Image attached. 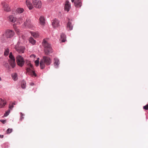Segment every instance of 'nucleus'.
<instances>
[{"instance_id": "13", "label": "nucleus", "mask_w": 148, "mask_h": 148, "mask_svg": "<svg viewBox=\"0 0 148 148\" xmlns=\"http://www.w3.org/2000/svg\"><path fill=\"white\" fill-rule=\"evenodd\" d=\"M39 23L42 26H44L45 24V17L43 16H41L39 18Z\"/></svg>"}, {"instance_id": "40", "label": "nucleus", "mask_w": 148, "mask_h": 148, "mask_svg": "<svg viewBox=\"0 0 148 148\" xmlns=\"http://www.w3.org/2000/svg\"><path fill=\"white\" fill-rule=\"evenodd\" d=\"M12 105H13V106H14V105H15V103H12Z\"/></svg>"}, {"instance_id": "34", "label": "nucleus", "mask_w": 148, "mask_h": 148, "mask_svg": "<svg viewBox=\"0 0 148 148\" xmlns=\"http://www.w3.org/2000/svg\"><path fill=\"white\" fill-rule=\"evenodd\" d=\"M14 107V106L11 104V105H10L9 108L10 109H12Z\"/></svg>"}, {"instance_id": "11", "label": "nucleus", "mask_w": 148, "mask_h": 148, "mask_svg": "<svg viewBox=\"0 0 148 148\" xmlns=\"http://www.w3.org/2000/svg\"><path fill=\"white\" fill-rule=\"evenodd\" d=\"M3 10L6 11H9L10 10V7L5 2L2 3Z\"/></svg>"}, {"instance_id": "3", "label": "nucleus", "mask_w": 148, "mask_h": 148, "mask_svg": "<svg viewBox=\"0 0 148 148\" xmlns=\"http://www.w3.org/2000/svg\"><path fill=\"white\" fill-rule=\"evenodd\" d=\"M26 63L27 64L28 66V67L26 68V70L28 74L32 76L36 77V74L35 73L34 71L33 70V65L30 63L29 61H28Z\"/></svg>"}, {"instance_id": "33", "label": "nucleus", "mask_w": 148, "mask_h": 148, "mask_svg": "<svg viewBox=\"0 0 148 148\" xmlns=\"http://www.w3.org/2000/svg\"><path fill=\"white\" fill-rule=\"evenodd\" d=\"M0 121L1 122L3 123V124H5L6 122V120H1Z\"/></svg>"}, {"instance_id": "25", "label": "nucleus", "mask_w": 148, "mask_h": 148, "mask_svg": "<svg viewBox=\"0 0 148 148\" xmlns=\"http://www.w3.org/2000/svg\"><path fill=\"white\" fill-rule=\"evenodd\" d=\"M24 11V10L23 9L21 8H17L16 10V12L19 13H22Z\"/></svg>"}, {"instance_id": "29", "label": "nucleus", "mask_w": 148, "mask_h": 148, "mask_svg": "<svg viewBox=\"0 0 148 148\" xmlns=\"http://www.w3.org/2000/svg\"><path fill=\"white\" fill-rule=\"evenodd\" d=\"M10 112V110H8L4 114V116H6L8 115L9 114V113Z\"/></svg>"}, {"instance_id": "41", "label": "nucleus", "mask_w": 148, "mask_h": 148, "mask_svg": "<svg viewBox=\"0 0 148 148\" xmlns=\"http://www.w3.org/2000/svg\"><path fill=\"white\" fill-rule=\"evenodd\" d=\"M75 0H71V2H74V1H75Z\"/></svg>"}, {"instance_id": "24", "label": "nucleus", "mask_w": 148, "mask_h": 148, "mask_svg": "<svg viewBox=\"0 0 148 148\" xmlns=\"http://www.w3.org/2000/svg\"><path fill=\"white\" fill-rule=\"evenodd\" d=\"M26 83L24 81H22L21 82V87L23 88H25L26 87Z\"/></svg>"}, {"instance_id": "26", "label": "nucleus", "mask_w": 148, "mask_h": 148, "mask_svg": "<svg viewBox=\"0 0 148 148\" xmlns=\"http://www.w3.org/2000/svg\"><path fill=\"white\" fill-rule=\"evenodd\" d=\"M23 21V18L21 17H20L18 18L17 20V22L18 23H19L20 24L21 23H22Z\"/></svg>"}, {"instance_id": "18", "label": "nucleus", "mask_w": 148, "mask_h": 148, "mask_svg": "<svg viewBox=\"0 0 148 148\" xmlns=\"http://www.w3.org/2000/svg\"><path fill=\"white\" fill-rule=\"evenodd\" d=\"M66 40V36L63 33H62L61 36L60 41L62 42H64Z\"/></svg>"}, {"instance_id": "39", "label": "nucleus", "mask_w": 148, "mask_h": 148, "mask_svg": "<svg viewBox=\"0 0 148 148\" xmlns=\"http://www.w3.org/2000/svg\"><path fill=\"white\" fill-rule=\"evenodd\" d=\"M53 0H48V1L49 2H51V1H52Z\"/></svg>"}, {"instance_id": "27", "label": "nucleus", "mask_w": 148, "mask_h": 148, "mask_svg": "<svg viewBox=\"0 0 148 148\" xmlns=\"http://www.w3.org/2000/svg\"><path fill=\"white\" fill-rule=\"evenodd\" d=\"M9 52V49H6L4 53V55L5 56H7Z\"/></svg>"}, {"instance_id": "8", "label": "nucleus", "mask_w": 148, "mask_h": 148, "mask_svg": "<svg viewBox=\"0 0 148 148\" xmlns=\"http://www.w3.org/2000/svg\"><path fill=\"white\" fill-rule=\"evenodd\" d=\"M15 48L16 51L19 53H22L24 52L25 49L23 47H19L18 45H16L15 46Z\"/></svg>"}, {"instance_id": "7", "label": "nucleus", "mask_w": 148, "mask_h": 148, "mask_svg": "<svg viewBox=\"0 0 148 148\" xmlns=\"http://www.w3.org/2000/svg\"><path fill=\"white\" fill-rule=\"evenodd\" d=\"M34 6L36 8H40L42 7V3L41 1L39 0H32Z\"/></svg>"}, {"instance_id": "14", "label": "nucleus", "mask_w": 148, "mask_h": 148, "mask_svg": "<svg viewBox=\"0 0 148 148\" xmlns=\"http://www.w3.org/2000/svg\"><path fill=\"white\" fill-rule=\"evenodd\" d=\"M71 8V5L69 1H66V2L64 6V9L67 12L69 11Z\"/></svg>"}, {"instance_id": "5", "label": "nucleus", "mask_w": 148, "mask_h": 148, "mask_svg": "<svg viewBox=\"0 0 148 148\" xmlns=\"http://www.w3.org/2000/svg\"><path fill=\"white\" fill-rule=\"evenodd\" d=\"M16 59L18 65L20 67H22L25 62L23 58L20 55H18L16 57Z\"/></svg>"}, {"instance_id": "28", "label": "nucleus", "mask_w": 148, "mask_h": 148, "mask_svg": "<svg viewBox=\"0 0 148 148\" xmlns=\"http://www.w3.org/2000/svg\"><path fill=\"white\" fill-rule=\"evenodd\" d=\"M39 58H38V59L36 60L35 61V64L36 66H38L39 64Z\"/></svg>"}, {"instance_id": "36", "label": "nucleus", "mask_w": 148, "mask_h": 148, "mask_svg": "<svg viewBox=\"0 0 148 148\" xmlns=\"http://www.w3.org/2000/svg\"><path fill=\"white\" fill-rule=\"evenodd\" d=\"M31 57H32L33 58H35V56L34 55H32L30 56Z\"/></svg>"}, {"instance_id": "37", "label": "nucleus", "mask_w": 148, "mask_h": 148, "mask_svg": "<svg viewBox=\"0 0 148 148\" xmlns=\"http://www.w3.org/2000/svg\"><path fill=\"white\" fill-rule=\"evenodd\" d=\"M34 83H30V85L31 86H33V85H34Z\"/></svg>"}, {"instance_id": "42", "label": "nucleus", "mask_w": 148, "mask_h": 148, "mask_svg": "<svg viewBox=\"0 0 148 148\" xmlns=\"http://www.w3.org/2000/svg\"><path fill=\"white\" fill-rule=\"evenodd\" d=\"M1 77H0V81H1Z\"/></svg>"}, {"instance_id": "9", "label": "nucleus", "mask_w": 148, "mask_h": 148, "mask_svg": "<svg viewBox=\"0 0 148 148\" xmlns=\"http://www.w3.org/2000/svg\"><path fill=\"white\" fill-rule=\"evenodd\" d=\"M52 25L53 28L58 27L59 25V21L56 19H55L52 21Z\"/></svg>"}, {"instance_id": "6", "label": "nucleus", "mask_w": 148, "mask_h": 148, "mask_svg": "<svg viewBox=\"0 0 148 148\" xmlns=\"http://www.w3.org/2000/svg\"><path fill=\"white\" fill-rule=\"evenodd\" d=\"M14 32L13 31L9 29L5 31L3 36L6 38H11L14 35Z\"/></svg>"}, {"instance_id": "19", "label": "nucleus", "mask_w": 148, "mask_h": 148, "mask_svg": "<svg viewBox=\"0 0 148 148\" xmlns=\"http://www.w3.org/2000/svg\"><path fill=\"white\" fill-rule=\"evenodd\" d=\"M67 27L69 29V30H71L72 29L73 26L71 23L69 21L68 22L67 24Z\"/></svg>"}, {"instance_id": "35", "label": "nucleus", "mask_w": 148, "mask_h": 148, "mask_svg": "<svg viewBox=\"0 0 148 148\" xmlns=\"http://www.w3.org/2000/svg\"><path fill=\"white\" fill-rule=\"evenodd\" d=\"M15 31L17 33V34H18V33L19 32V30L17 29H15Z\"/></svg>"}, {"instance_id": "30", "label": "nucleus", "mask_w": 148, "mask_h": 148, "mask_svg": "<svg viewBox=\"0 0 148 148\" xmlns=\"http://www.w3.org/2000/svg\"><path fill=\"white\" fill-rule=\"evenodd\" d=\"M12 131V129L8 128L7 129L6 132L8 134H9L11 133Z\"/></svg>"}, {"instance_id": "22", "label": "nucleus", "mask_w": 148, "mask_h": 148, "mask_svg": "<svg viewBox=\"0 0 148 148\" xmlns=\"http://www.w3.org/2000/svg\"><path fill=\"white\" fill-rule=\"evenodd\" d=\"M32 36L35 38H37L39 36L38 34L37 33L34 32H31Z\"/></svg>"}, {"instance_id": "16", "label": "nucleus", "mask_w": 148, "mask_h": 148, "mask_svg": "<svg viewBox=\"0 0 148 148\" xmlns=\"http://www.w3.org/2000/svg\"><path fill=\"white\" fill-rule=\"evenodd\" d=\"M26 3L29 10H32L33 8V6L31 2L29 0H26Z\"/></svg>"}, {"instance_id": "21", "label": "nucleus", "mask_w": 148, "mask_h": 148, "mask_svg": "<svg viewBox=\"0 0 148 148\" xmlns=\"http://www.w3.org/2000/svg\"><path fill=\"white\" fill-rule=\"evenodd\" d=\"M12 76L13 79L15 81L17 80L18 78L17 77V74L16 73L12 74Z\"/></svg>"}, {"instance_id": "15", "label": "nucleus", "mask_w": 148, "mask_h": 148, "mask_svg": "<svg viewBox=\"0 0 148 148\" xmlns=\"http://www.w3.org/2000/svg\"><path fill=\"white\" fill-rule=\"evenodd\" d=\"M81 0H76L74 2L75 6L77 8L80 7L82 6Z\"/></svg>"}, {"instance_id": "1", "label": "nucleus", "mask_w": 148, "mask_h": 148, "mask_svg": "<svg viewBox=\"0 0 148 148\" xmlns=\"http://www.w3.org/2000/svg\"><path fill=\"white\" fill-rule=\"evenodd\" d=\"M51 60L49 57L45 56H43L40 62V67L41 69H44L45 65H49L51 64Z\"/></svg>"}, {"instance_id": "38", "label": "nucleus", "mask_w": 148, "mask_h": 148, "mask_svg": "<svg viewBox=\"0 0 148 148\" xmlns=\"http://www.w3.org/2000/svg\"><path fill=\"white\" fill-rule=\"evenodd\" d=\"M3 135H0V138H3Z\"/></svg>"}, {"instance_id": "4", "label": "nucleus", "mask_w": 148, "mask_h": 148, "mask_svg": "<svg viewBox=\"0 0 148 148\" xmlns=\"http://www.w3.org/2000/svg\"><path fill=\"white\" fill-rule=\"evenodd\" d=\"M9 58V59L8 60L9 63L12 68H14L16 66L15 59L13 56L12 52H10V53Z\"/></svg>"}, {"instance_id": "32", "label": "nucleus", "mask_w": 148, "mask_h": 148, "mask_svg": "<svg viewBox=\"0 0 148 148\" xmlns=\"http://www.w3.org/2000/svg\"><path fill=\"white\" fill-rule=\"evenodd\" d=\"M143 108L144 109L148 110V104L146 106H144Z\"/></svg>"}, {"instance_id": "17", "label": "nucleus", "mask_w": 148, "mask_h": 148, "mask_svg": "<svg viewBox=\"0 0 148 148\" xmlns=\"http://www.w3.org/2000/svg\"><path fill=\"white\" fill-rule=\"evenodd\" d=\"M6 103V101L0 98V108L4 107Z\"/></svg>"}, {"instance_id": "2", "label": "nucleus", "mask_w": 148, "mask_h": 148, "mask_svg": "<svg viewBox=\"0 0 148 148\" xmlns=\"http://www.w3.org/2000/svg\"><path fill=\"white\" fill-rule=\"evenodd\" d=\"M42 45L44 48V52L46 55H48L52 52V49L51 45L45 39L43 40Z\"/></svg>"}, {"instance_id": "20", "label": "nucleus", "mask_w": 148, "mask_h": 148, "mask_svg": "<svg viewBox=\"0 0 148 148\" xmlns=\"http://www.w3.org/2000/svg\"><path fill=\"white\" fill-rule=\"evenodd\" d=\"M24 23L25 26L29 27L31 23V21L30 19L27 18Z\"/></svg>"}, {"instance_id": "31", "label": "nucleus", "mask_w": 148, "mask_h": 148, "mask_svg": "<svg viewBox=\"0 0 148 148\" xmlns=\"http://www.w3.org/2000/svg\"><path fill=\"white\" fill-rule=\"evenodd\" d=\"M21 117L20 118V120L22 121V120L24 119V117H23V116L24 115L22 113H21Z\"/></svg>"}, {"instance_id": "12", "label": "nucleus", "mask_w": 148, "mask_h": 148, "mask_svg": "<svg viewBox=\"0 0 148 148\" xmlns=\"http://www.w3.org/2000/svg\"><path fill=\"white\" fill-rule=\"evenodd\" d=\"M53 62L54 66L56 68H58L60 64V62L59 59L57 58H54L53 60Z\"/></svg>"}, {"instance_id": "23", "label": "nucleus", "mask_w": 148, "mask_h": 148, "mask_svg": "<svg viewBox=\"0 0 148 148\" xmlns=\"http://www.w3.org/2000/svg\"><path fill=\"white\" fill-rule=\"evenodd\" d=\"M29 41L33 45H34L36 43V41L33 38L31 37L29 39Z\"/></svg>"}, {"instance_id": "10", "label": "nucleus", "mask_w": 148, "mask_h": 148, "mask_svg": "<svg viewBox=\"0 0 148 148\" xmlns=\"http://www.w3.org/2000/svg\"><path fill=\"white\" fill-rule=\"evenodd\" d=\"M9 21L13 23H15L16 21V18L12 15H10L8 18Z\"/></svg>"}]
</instances>
